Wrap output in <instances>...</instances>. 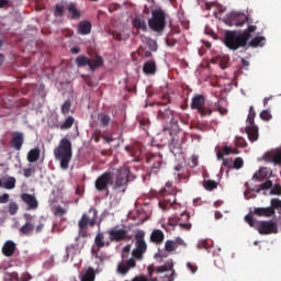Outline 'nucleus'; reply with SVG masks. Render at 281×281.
<instances>
[{
    "instance_id": "1",
    "label": "nucleus",
    "mask_w": 281,
    "mask_h": 281,
    "mask_svg": "<svg viewBox=\"0 0 281 281\" xmlns=\"http://www.w3.org/2000/svg\"><path fill=\"white\" fill-rule=\"evenodd\" d=\"M135 248L132 250V258L121 261L117 266V273L126 276L131 269L137 267V260H144V254L148 251V244L146 243V232L139 229L134 235Z\"/></svg>"
},
{
    "instance_id": "2",
    "label": "nucleus",
    "mask_w": 281,
    "mask_h": 281,
    "mask_svg": "<svg viewBox=\"0 0 281 281\" xmlns=\"http://www.w3.org/2000/svg\"><path fill=\"white\" fill-rule=\"evenodd\" d=\"M256 25H249L243 33L236 31H227L225 33L224 43L228 49H240V47H247V42L251 38V33L256 32Z\"/></svg>"
},
{
    "instance_id": "3",
    "label": "nucleus",
    "mask_w": 281,
    "mask_h": 281,
    "mask_svg": "<svg viewBox=\"0 0 281 281\" xmlns=\"http://www.w3.org/2000/svg\"><path fill=\"white\" fill-rule=\"evenodd\" d=\"M54 155L57 161H59L61 170H67L74 155L71 140L69 138H61L58 147L54 150Z\"/></svg>"
},
{
    "instance_id": "4",
    "label": "nucleus",
    "mask_w": 281,
    "mask_h": 281,
    "mask_svg": "<svg viewBox=\"0 0 281 281\" xmlns=\"http://www.w3.org/2000/svg\"><path fill=\"white\" fill-rule=\"evenodd\" d=\"M148 27L156 34H164L166 30V12L161 9L151 11V18L148 20Z\"/></svg>"
},
{
    "instance_id": "5",
    "label": "nucleus",
    "mask_w": 281,
    "mask_h": 281,
    "mask_svg": "<svg viewBox=\"0 0 281 281\" xmlns=\"http://www.w3.org/2000/svg\"><path fill=\"white\" fill-rule=\"evenodd\" d=\"M95 218H98V211L95 209H90L88 213H83L79 223V236L81 238H87L89 236L87 227H95Z\"/></svg>"
},
{
    "instance_id": "6",
    "label": "nucleus",
    "mask_w": 281,
    "mask_h": 281,
    "mask_svg": "<svg viewBox=\"0 0 281 281\" xmlns=\"http://www.w3.org/2000/svg\"><path fill=\"white\" fill-rule=\"evenodd\" d=\"M145 161L150 166L149 177L151 175H159L161 169L166 167V161L164 160V155L161 153L147 154Z\"/></svg>"
},
{
    "instance_id": "7",
    "label": "nucleus",
    "mask_w": 281,
    "mask_h": 281,
    "mask_svg": "<svg viewBox=\"0 0 281 281\" xmlns=\"http://www.w3.org/2000/svg\"><path fill=\"white\" fill-rule=\"evenodd\" d=\"M115 183V176L111 171H105L94 181V188L98 192H106L109 196V187Z\"/></svg>"
},
{
    "instance_id": "8",
    "label": "nucleus",
    "mask_w": 281,
    "mask_h": 281,
    "mask_svg": "<svg viewBox=\"0 0 281 281\" xmlns=\"http://www.w3.org/2000/svg\"><path fill=\"white\" fill-rule=\"evenodd\" d=\"M256 111L254 110V105L249 106V114L247 116L248 126H246L245 132L248 135L249 142H258L259 133L258 127L256 125Z\"/></svg>"
},
{
    "instance_id": "9",
    "label": "nucleus",
    "mask_w": 281,
    "mask_h": 281,
    "mask_svg": "<svg viewBox=\"0 0 281 281\" xmlns=\"http://www.w3.org/2000/svg\"><path fill=\"white\" fill-rule=\"evenodd\" d=\"M255 229L261 236H269L270 234H278V223L273 220L270 221H259L256 223Z\"/></svg>"
},
{
    "instance_id": "10",
    "label": "nucleus",
    "mask_w": 281,
    "mask_h": 281,
    "mask_svg": "<svg viewBox=\"0 0 281 281\" xmlns=\"http://www.w3.org/2000/svg\"><path fill=\"white\" fill-rule=\"evenodd\" d=\"M157 119L162 122H168L169 120L176 131L179 128V120H177L175 112L168 106H164V109L158 111Z\"/></svg>"
},
{
    "instance_id": "11",
    "label": "nucleus",
    "mask_w": 281,
    "mask_h": 281,
    "mask_svg": "<svg viewBox=\"0 0 281 281\" xmlns=\"http://www.w3.org/2000/svg\"><path fill=\"white\" fill-rule=\"evenodd\" d=\"M108 234L111 243H122V240H126V238H128V231L120 228L119 225L108 231Z\"/></svg>"
},
{
    "instance_id": "12",
    "label": "nucleus",
    "mask_w": 281,
    "mask_h": 281,
    "mask_svg": "<svg viewBox=\"0 0 281 281\" xmlns=\"http://www.w3.org/2000/svg\"><path fill=\"white\" fill-rule=\"evenodd\" d=\"M127 184H128V171H121L116 176L114 190H119V192H126Z\"/></svg>"
},
{
    "instance_id": "13",
    "label": "nucleus",
    "mask_w": 281,
    "mask_h": 281,
    "mask_svg": "<svg viewBox=\"0 0 281 281\" xmlns=\"http://www.w3.org/2000/svg\"><path fill=\"white\" fill-rule=\"evenodd\" d=\"M249 21V18L244 13L233 12L229 14L228 23L229 25H235L236 27H243L244 24Z\"/></svg>"
},
{
    "instance_id": "14",
    "label": "nucleus",
    "mask_w": 281,
    "mask_h": 281,
    "mask_svg": "<svg viewBox=\"0 0 281 281\" xmlns=\"http://www.w3.org/2000/svg\"><path fill=\"white\" fill-rule=\"evenodd\" d=\"M11 136L12 138L10 140V148H13L14 150H21L25 142V136H23V133L12 132Z\"/></svg>"
},
{
    "instance_id": "15",
    "label": "nucleus",
    "mask_w": 281,
    "mask_h": 281,
    "mask_svg": "<svg viewBox=\"0 0 281 281\" xmlns=\"http://www.w3.org/2000/svg\"><path fill=\"white\" fill-rule=\"evenodd\" d=\"M125 150L131 157H134V161H139V157H142L144 146L140 143H134L132 145L125 146Z\"/></svg>"
},
{
    "instance_id": "16",
    "label": "nucleus",
    "mask_w": 281,
    "mask_h": 281,
    "mask_svg": "<svg viewBox=\"0 0 281 281\" xmlns=\"http://www.w3.org/2000/svg\"><path fill=\"white\" fill-rule=\"evenodd\" d=\"M172 267H173L172 263H168L165 266L157 267L155 269V271H156V273H166V271H170V273H167L162 277V281H175V276H177V274Z\"/></svg>"
},
{
    "instance_id": "17",
    "label": "nucleus",
    "mask_w": 281,
    "mask_h": 281,
    "mask_svg": "<svg viewBox=\"0 0 281 281\" xmlns=\"http://www.w3.org/2000/svg\"><path fill=\"white\" fill-rule=\"evenodd\" d=\"M179 247H187V244L181 237H177L176 239H168L165 243V250L168 254H172V251H177Z\"/></svg>"
},
{
    "instance_id": "18",
    "label": "nucleus",
    "mask_w": 281,
    "mask_h": 281,
    "mask_svg": "<svg viewBox=\"0 0 281 281\" xmlns=\"http://www.w3.org/2000/svg\"><path fill=\"white\" fill-rule=\"evenodd\" d=\"M94 245L97 249L92 248L91 252H92V256H95L98 258V251H100V249H102L103 247H109L111 243L104 241V233H98L94 238Z\"/></svg>"
},
{
    "instance_id": "19",
    "label": "nucleus",
    "mask_w": 281,
    "mask_h": 281,
    "mask_svg": "<svg viewBox=\"0 0 281 281\" xmlns=\"http://www.w3.org/2000/svg\"><path fill=\"white\" fill-rule=\"evenodd\" d=\"M37 260L42 261L43 269H52L54 267V256L49 251H44L38 255Z\"/></svg>"
},
{
    "instance_id": "20",
    "label": "nucleus",
    "mask_w": 281,
    "mask_h": 281,
    "mask_svg": "<svg viewBox=\"0 0 281 281\" xmlns=\"http://www.w3.org/2000/svg\"><path fill=\"white\" fill-rule=\"evenodd\" d=\"M149 240L154 245H162L164 240H166V235L164 234V231L155 228L149 236Z\"/></svg>"
},
{
    "instance_id": "21",
    "label": "nucleus",
    "mask_w": 281,
    "mask_h": 281,
    "mask_svg": "<svg viewBox=\"0 0 281 281\" xmlns=\"http://www.w3.org/2000/svg\"><path fill=\"white\" fill-rule=\"evenodd\" d=\"M25 224L21 227V233L27 236L34 232V217L30 214L24 215Z\"/></svg>"
},
{
    "instance_id": "22",
    "label": "nucleus",
    "mask_w": 281,
    "mask_h": 281,
    "mask_svg": "<svg viewBox=\"0 0 281 281\" xmlns=\"http://www.w3.org/2000/svg\"><path fill=\"white\" fill-rule=\"evenodd\" d=\"M67 10H68V19H71L72 21H76L82 16V13L79 11L78 7L76 3L70 2L67 4Z\"/></svg>"
},
{
    "instance_id": "23",
    "label": "nucleus",
    "mask_w": 281,
    "mask_h": 281,
    "mask_svg": "<svg viewBox=\"0 0 281 281\" xmlns=\"http://www.w3.org/2000/svg\"><path fill=\"white\" fill-rule=\"evenodd\" d=\"M178 221L179 227H181V229H186L187 232H190V229H192V224L190 223V214L182 213L178 217Z\"/></svg>"
},
{
    "instance_id": "24",
    "label": "nucleus",
    "mask_w": 281,
    "mask_h": 281,
    "mask_svg": "<svg viewBox=\"0 0 281 281\" xmlns=\"http://www.w3.org/2000/svg\"><path fill=\"white\" fill-rule=\"evenodd\" d=\"M133 27L136 30H142V32H148V26L146 25V20L143 15H136L132 21Z\"/></svg>"
},
{
    "instance_id": "25",
    "label": "nucleus",
    "mask_w": 281,
    "mask_h": 281,
    "mask_svg": "<svg viewBox=\"0 0 281 281\" xmlns=\"http://www.w3.org/2000/svg\"><path fill=\"white\" fill-rule=\"evenodd\" d=\"M14 251H16V244L12 240H8L2 246V254L7 258H10L11 256H14Z\"/></svg>"
},
{
    "instance_id": "26",
    "label": "nucleus",
    "mask_w": 281,
    "mask_h": 281,
    "mask_svg": "<svg viewBox=\"0 0 281 281\" xmlns=\"http://www.w3.org/2000/svg\"><path fill=\"white\" fill-rule=\"evenodd\" d=\"M100 67H104V59L100 55H95L90 58L89 69L90 71H95V69H100Z\"/></svg>"
},
{
    "instance_id": "27",
    "label": "nucleus",
    "mask_w": 281,
    "mask_h": 281,
    "mask_svg": "<svg viewBox=\"0 0 281 281\" xmlns=\"http://www.w3.org/2000/svg\"><path fill=\"white\" fill-rule=\"evenodd\" d=\"M204 104H205V97H203V94H196L195 97L192 98L191 109L193 111H199L200 109H203Z\"/></svg>"
},
{
    "instance_id": "28",
    "label": "nucleus",
    "mask_w": 281,
    "mask_h": 281,
    "mask_svg": "<svg viewBox=\"0 0 281 281\" xmlns=\"http://www.w3.org/2000/svg\"><path fill=\"white\" fill-rule=\"evenodd\" d=\"M143 71L146 76H155L157 74V63L148 60L143 65Z\"/></svg>"
},
{
    "instance_id": "29",
    "label": "nucleus",
    "mask_w": 281,
    "mask_h": 281,
    "mask_svg": "<svg viewBox=\"0 0 281 281\" xmlns=\"http://www.w3.org/2000/svg\"><path fill=\"white\" fill-rule=\"evenodd\" d=\"M252 214H255V216H263L266 218H271V216H273V210L270 209V206L255 207Z\"/></svg>"
},
{
    "instance_id": "30",
    "label": "nucleus",
    "mask_w": 281,
    "mask_h": 281,
    "mask_svg": "<svg viewBox=\"0 0 281 281\" xmlns=\"http://www.w3.org/2000/svg\"><path fill=\"white\" fill-rule=\"evenodd\" d=\"M91 22L85 20L79 22L78 24V34H80L81 36H87V34H91Z\"/></svg>"
},
{
    "instance_id": "31",
    "label": "nucleus",
    "mask_w": 281,
    "mask_h": 281,
    "mask_svg": "<svg viewBox=\"0 0 281 281\" xmlns=\"http://www.w3.org/2000/svg\"><path fill=\"white\" fill-rule=\"evenodd\" d=\"M169 148L175 155H181V144L179 143V136H172Z\"/></svg>"
},
{
    "instance_id": "32",
    "label": "nucleus",
    "mask_w": 281,
    "mask_h": 281,
    "mask_svg": "<svg viewBox=\"0 0 281 281\" xmlns=\"http://www.w3.org/2000/svg\"><path fill=\"white\" fill-rule=\"evenodd\" d=\"M81 281H95V270L93 267H89L87 271L79 276Z\"/></svg>"
},
{
    "instance_id": "33",
    "label": "nucleus",
    "mask_w": 281,
    "mask_h": 281,
    "mask_svg": "<svg viewBox=\"0 0 281 281\" xmlns=\"http://www.w3.org/2000/svg\"><path fill=\"white\" fill-rule=\"evenodd\" d=\"M22 201L29 205L27 210H35L36 207V198L34 195L23 193L21 195Z\"/></svg>"
},
{
    "instance_id": "34",
    "label": "nucleus",
    "mask_w": 281,
    "mask_h": 281,
    "mask_svg": "<svg viewBox=\"0 0 281 281\" xmlns=\"http://www.w3.org/2000/svg\"><path fill=\"white\" fill-rule=\"evenodd\" d=\"M266 161H271L272 164H281V151L267 153L265 156Z\"/></svg>"
},
{
    "instance_id": "35",
    "label": "nucleus",
    "mask_w": 281,
    "mask_h": 281,
    "mask_svg": "<svg viewBox=\"0 0 281 281\" xmlns=\"http://www.w3.org/2000/svg\"><path fill=\"white\" fill-rule=\"evenodd\" d=\"M270 210H272V216H276V211L281 216V200L278 198H273L270 201Z\"/></svg>"
},
{
    "instance_id": "36",
    "label": "nucleus",
    "mask_w": 281,
    "mask_h": 281,
    "mask_svg": "<svg viewBox=\"0 0 281 281\" xmlns=\"http://www.w3.org/2000/svg\"><path fill=\"white\" fill-rule=\"evenodd\" d=\"M175 194V188H172V182L168 181L165 186V188H162L159 191V195L160 196H172Z\"/></svg>"
},
{
    "instance_id": "37",
    "label": "nucleus",
    "mask_w": 281,
    "mask_h": 281,
    "mask_svg": "<svg viewBox=\"0 0 281 281\" xmlns=\"http://www.w3.org/2000/svg\"><path fill=\"white\" fill-rule=\"evenodd\" d=\"M269 176V170L267 168H261L259 169L254 176H252V180L254 181H263L267 179V177Z\"/></svg>"
},
{
    "instance_id": "38",
    "label": "nucleus",
    "mask_w": 281,
    "mask_h": 281,
    "mask_svg": "<svg viewBox=\"0 0 281 281\" xmlns=\"http://www.w3.org/2000/svg\"><path fill=\"white\" fill-rule=\"evenodd\" d=\"M76 119L74 116H68L65 121L59 125L60 131H69L71 126H74Z\"/></svg>"
},
{
    "instance_id": "39",
    "label": "nucleus",
    "mask_w": 281,
    "mask_h": 281,
    "mask_svg": "<svg viewBox=\"0 0 281 281\" xmlns=\"http://www.w3.org/2000/svg\"><path fill=\"white\" fill-rule=\"evenodd\" d=\"M77 67L81 68V67H89V63H91V59L85 55H79L76 60H75Z\"/></svg>"
},
{
    "instance_id": "40",
    "label": "nucleus",
    "mask_w": 281,
    "mask_h": 281,
    "mask_svg": "<svg viewBox=\"0 0 281 281\" xmlns=\"http://www.w3.org/2000/svg\"><path fill=\"white\" fill-rule=\"evenodd\" d=\"M175 201H176L175 196L172 199H165L164 201H160L158 205L160 210H165V211L170 210Z\"/></svg>"
},
{
    "instance_id": "41",
    "label": "nucleus",
    "mask_w": 281,
    "mask_h": 281,
    "mask_svg": "<svg viewBox=\"0 0 281 281\" xmlns=\"http://www.w3.org/2000/svg\"><path fill=\"white\" fill-rule=\"evenodd\" d=\"M54 16H56L57 19L65 16V4L63 3L55 4Z\"/></svg>"
},
{
    "instance_id": "42",
    "label": "nucleus",
    "mask_w": 281,
    "mask_h": 281,
    "mask_svg": "<svg viewBox=\"0 0 281 281\" xmlns=\"http://www.w3.org/2000/svg\"><path fill=\"white\" fill-rule=\"evenodd\" d=\"M203 188L212 192V190H216L218 188V182L214 180H204Z\"/></svg>"
},
{
    "instance_id": "43",
    "label": "nucleus",
    "mask_w": 281,
    "mask_h": 281,
    "mask_svg": "<svg viewBox=\"0 0 281 281\" xmlns=\"http://www.w3.org/2000/svg\"><path fill=\"white\" fill-rule=\"evenodd\" d=\"M265 36H256L255 38L251 40L249 43L250 47H262L265 45Z\"/></svg>"
},
{
    "instance_id": "44",
    "label": "nucleus",
    "mask_w": 281,
    "mask_h": 281,
    "mask_svg": "<svg viewBox=\"0 0 281 281\" xmlns=\"http://www.w3.org/2000/svg\"><path fill=\"white\" fill-rule=\"evenodd\" d=\"M100 124L103 128H106L111 124V116L109 114H99Z\"/></svg>"
},
{
    "instance_id": "45",
    "label": "nucleus",
    "mask_w": 281,
    "mask_h": 281,
    "mask_svg": "<svg viewBox=\"0 0 281 281\" xmlns=\"http://www.w3.org/2000/svg\"><path fill=\"white\" fill-rule=\"evenodd\" d=\"M15 186H16V179H14L13 177H10L3 182V188L5 190H14Z\"/></svg>"
},
{
    "instance_id": "46",
    "label": "nucleus",
    "mask_w": 281,
    "mask_h": 281,
    "mask_svg": "<svg viewBox=\"0 0 281 281\" xmlns=\"http://www.w3.org/2000/svg\"><path fill=\"white\" fill-rule=\"evenodd\" d=\"M145 43L150 49V52H157V41L150 38V37H145Z\"/></svg>"
},
{
    "instance_id": "47",
    "label": "nucleus",
    "mask_w": 281,
    "mask_h": 281,
    "mask_svg": "<svg viewBox=\"0 0 281 281\" xmlns=\"http://www.w3.org/2000/svg\"><path fill=\"white\" fill-rule=\"evenodd\" d=\"M69 111H71V101L66 100L61 105V113L63 115H69Z\"/></svg>"
},
{
    "instance_id": "48",
    "label": "nucleus",
    "mask_w": 281,
    "mask_h": 281,
    "mask_svg": "<svg viewBox=\"0 0 281 281\" xmlns=\"http://www.w3.org/2000/svg\"><path fill=\"white\" fill-rule=\"evenodd\" d=\"M271 188H273V181L266 180L263 183L259 184L257 192H260V190H271Z\"/></svg>"
},
{
    "instance_id": "49",
    "label": "nucleus",
    "mask_w": 281,
    "mask_h": 281,
    "mask_svg": "<svg viewBox=\"0 0 281 281\" xmlns=\"http://www.w3.org/2000/svg\"><path fill=\"white\" fill-rule=\"evenodd\" d=\"M167 225H169V227H177V225H179V216L169 217Z\"/></svg>"
},
{
    "instance_id": "50",
    "label": "nucleus",
    "mask_w": 281,
    "mask_h": 281,
    "mask_svg": "<svg viewBox=\"0 0 281 281\" xmlns=\"http://www.w3.org/2000/svg\"><path fill=\"white\" fill-rule=\"evenodd\" d=\"M27 161H30V164H34V161H36V148H33L29 151Z\"/></svg>"
},
{
    "instance_id": "51",
    "label": "nucleus",
    "mask_w": 281,
    "mask_h": 281,
    "mask_svg": "<svg viewBox=\"0 0 281 281\" xmlns=\"http://www.w3.org/2000/svg\"><path fill=\"white\" fill-rule=\"evenodd\" d=\"M55 216H65V214H67V210L64 209L63 206L60 205H57L55 207V212H54Z\"/></svg>"
},
{
    "instance_id": "52",
    "label": "nucleus",
    "mask_w": 281,
    "mask_h": 281,
    "mask_svg": "<svg viewBox=\"0 0 281 281\" xmlns=\"http://www.w3.org/2000/svg\"><path fill=\"white\" fill-rule=\"evenodd\" d=\"M16 212H19V205L14 202H11L9 204V214H11V216H14V214H16Z\"/></svg>"
},
{
    "instance_id": "53",
    "label": "nucleus",
    "mask_w": 281,
    "mask_h": 281,
    "mask_svg": "<svg viewBox=\"0 0 281 281\" xmlns=\"http://www.w3.org/2000/svg\"><path fill=\"white\" fill-rule=\"evenodd\" d=\"M5 280L19 281V273H16V272H7L5 273Z\"/></svg>"
},
{
    "instance_id": "54",
    "label": "nucleus",
    "mask_w": 281,
    "mask_h": 281,
    "mask_svg": "<svg viewBox=\"0 0 281 281\" xmlns=\"http://www.w3.org/2000/svg\"><path fill=\"white\" fill-rule=\"evenodd\" d=\"M235 144L238 148H247V140L243 137H237Z\"/></svg>"
},
{
    "instance_id": "55",
    "label": "nucleus",
    "mask_w": 281,
    "mask_h": 281,
    "mask_svg": "<svg viewBox=\"0 0 281 281\" xmlns=\"http://www.w3.org/2000/svg\"><path fill=\"white\" fill-rule=\"evenodd\" d=\"M198 113H200L202 117L212 115V111L210 110V108H205V106H202L200 110H198Z\"/></svg>"
},
{
    "instance_id": "56",
    "label": "nucleus",
    "mask_w": 281,
    "mask_h": 281,
    "mask_svg": "<svg viewBox=\"0 0 281 281\" xmlns=\"http://www.w3.org/2000/svg\"><path fill=\"white\" fill-rule=\"evenodd\" d=\"M245 221H246V223H248L249 227H255V228H256V224H257L258 222H256V220L254 218V216H251V215H246V216H245Z\"/></svg>"
},
{
    "instance_id": "57",
    "label": "nucleus",
    "mask_w": 281,
    "mask_h": 281,
    "mask_svg": "<svg viewBox=\"0 0 281 281\" xmlns=\"http://www.w3.org/2000/svg\"><path fill=\"white\" fill-rule=\"evenodd\" d=\"M270 194L276 195V196H281V186L280 184H276L271 189Z\"/></svg>"
},
{
    "instance_id": "58",
    "label": "nucleus",
    "mask_w": 281,
    "mask_h": 281,
    "mask_svg": "<svg viewBox=\"0 0 281 281\" xmlns=\"http://www.w3.org/2000/svg\"><path fill=\"white\" fill-rule=\"evenodd\" d=\"M260 117L261 120H266V122H269V120H271V112H269V110H263L260 113Z\"/></svg>"
},
{
    "instance_id": "59",
    "label": "nucleus",
    "mask_w": 281,
    "mask_h": 281,
    "mask_svg": "<svg viewBox=\"0 0 281 281\" xmlns=\"http://www.w3.org/2000/svg\"><path fill=\"white\" fill-rule=\"evenodd\" d=\"M243 164H244L243 158L237 157L234 160V168H236V170H240V168H243Z\"/></svg>"
},
{
    "instance_id": "60",
    "label": "nucleus",
    "mask_w": 281,
    "mask_h": 281,
    "mask_svg": "<svg viewBox=\"0 0 281 281\" xmlns=\"http://www.w3.org/2000/svg\"><path fill=\"white\" fill-rule=\"evenodd\" d=\"M126 254H131V245H126L124 248H123V254H122V262H124V258H126Z\"/></svg>"
},
{
    "instance_id": "61",
    "label": "nucleus",
    "mask_w": 281,
    "mask_h": 281,
    "mask_svg": "<svg viewBox=\"0 0 281 281\" xmlns=\"http://www.w3.org/2000/svg\"><path fill=\"white\" fill-rule=\"evenodd\" d=\"M133 281H157V278L148 280L146 278V276H138V277L134 278Z\"/></svg>"
},
{
    "instance_id": "62",
    "label": "nucleus",
    "mask_w": 281,
    "mask_h": 281,
    "mask_svg": "<svg viewBox=\"0 0 281 281\" xmlns=\"http://www.w3.org/2000/svg\"><path fill=\"white\" fill-rule=\"evenodd\" d=\"M187 267H188V269H190L191 273H194L195 271L199 270V267H196V265H194L192 262H188Z\"/></svg>"
},
{
    "instance_id": "63",
    "label": "nucleus",
    "mask_w": 281,
    "mask_h": 281,
    "mask_svg": "<svg viewBox=\"0 0 281 281\" xmlns=\"http://www.w3.org/2000/svg\"><path fill=\"white\" fill-rule=\"evenodd\" d=\"M10 201V194L4 193L0 196V203H8Z\"/></svg>"
},
{
    "instance_id": "64",
    "label": "nucleus",
    "mask_w": 281,
    "mask_h": 281,
    "mask_svg": "<svg viewBox=\"0 0 281 281\" xmlns=\"http://www.w3.org/2000/svg\"><path fill=\"white\" fill-rule=\"evenodd\" d=\"M210 247V244H207V240H203L200 244H198L199 249H207Z\"/></svg>"
}]
</instances>
